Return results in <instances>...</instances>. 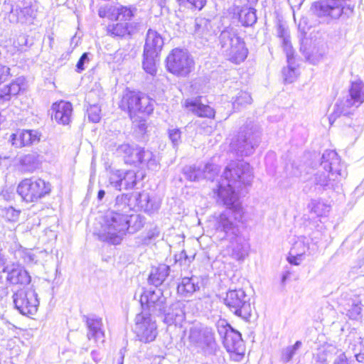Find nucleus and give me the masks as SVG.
<instances>
[{
  "label": "nucleus",
  "instance_id": "nucleus-1",
  "mask_svg": "<svg viewBox=\"0 0 364 364\" xmlns=\"http://www.w3.org/2000/svg\"><path fill=\"white\" fill-rule=\"evenodd\" d=\"M253 178L252 168L244 161H232L225 168L215 187L213 196L217 202L227 207V210L215 216L214 227L224 238H233L239 234L237 223L242 222L244 211L237 201L235 188L241 184L249 185Z\"/></svg>",
  "mask_w": 364,
  "mask_h": 364
},
{
  "label": "nucleus",
  "instance_id": "nucleus-2",
  "mask_svg": "<svg viewBox=\"0 0 364 364\" xmlns=\"http://www.w3.org/2000/svg\"><path fill=\"white\" fill-rule=\"evenodd\" d=\"M321 166L328 173L317 172L312 178L315 189L322 188L324 190H336L342 178H345L347 172L345 166L341 164V159L335 151L326 150L322 155Z\"/></svg>",
  "mask_w": 364,
  "mask_h": 364
},
{
  "label": "nucleus",
  "instance_id": "nucleus-3",
  "mask_svg": "<svg viewBox=\"0 0 364 364\" xmlns=\"http://www.w3.org/2000/svg\"><path fill=\"white\" fill-rule=\"evenodd\" d=\"M129 230V215L116 210L107 212L99 235L102 241L112 245L121 243Z\"/></svg>",
  "mask_w": 364,
  "mask_h": 364
},
{
  "label": "nucleus",
  "instance_id": "nucleus-4",
  "mask_svg": "<svg viewBox=\"0 0 364 364\" xmlns=\"http://www.w3.org/2000/svg\"><path fill=\"white\" fill-rule=\"evenodd\" d=\"M219 43L228 59L235 64L243 62L247 56L245 42L233 28H226L220 33Z\"/></svg>",
  "mask_w": 364,
  "mask_h": 364
},
{
  "label": "nucleus",
  "instance_id": "nucleus-5",
  "mask_svg": "<svg viewBox=\"0 0 364 364\" xmlns=\"http://www.w3.org/2000/svg\"><path fill=\"white\" fill-rule=\"evenodd\" d=\"M261 141L260 128L255 124H247L241 128L237 137L230 143V148L238 156L252 154Z\"/></svg>",
  "mask_w": 364,
  "mask_h": 364
},
{
  "label": "nucleus",
  "instance_id": "nucleus-6",
  "mask_svg": "<svg viewBox=\"0 0 364 364\" xmlns=\"http://www.w3.org/2000/svg\"><path fill=\"white\" fill-rule=\"evenodd\" d=\"M166 62L168 71L178 77L188 76L195 67L191 54L186 50L180 48L172 50Z\"/></svg>",
  "mask_w": 364,
  "mask_h": 364
},
{
  "label": "nucleus",
  "instance_id": "nucleus-7",
  "mask_svg": "<svg viewBox=\"0 0 364 364\" xmlns=\"http://www.w3.org/2000/svg\"><path fill=\"white\" fill-rule=\"evenodd\" d=\"M224 304L237 316L248 321L252 315L250 297L242 289L229 290L224 299Z\"/></svg>",
  "mask_w": 364,
  "mask_h": 364
},
{
  "label": "nucleus",
  "instance_id": "nucleus-8",
  "mask_svg": "<svg viewBox=\"0 0 364 364\" xmlns=\"http://www.w3.org/2000/svg\"><path fill=\"white\" fill-rule=\"evenodd\" d=\"M346 0H318L312 3L311 11L326 23L338 20L344 13Z\"/></svg>",
  "mask_w": 364,
  "mask_h": 364
},
{
  "label": "nucleus",
  "instance_id": "nucleus-9",
  "mask_svg": "<svg viewBox=\"0 0 364 364\" xmlns=\"http://www.w3.org/2000/svg\"><path fill=\"white\" fill-rule=\"evenodd\" d=\"M50 188L48 183L41 178H26L18 186L17 192L26 202H34L48 194Z\"/></svg>",
  "mask_w": 364,
  "mask_h": 364
},
{
  "label": "nucleus",
  "instance_id": "nucleus-10",
  "mask_svg": "<svg viewBox=\"0 0 364 364\" xmlns=\"http://www.w3.org/2000/svg\"><path fill=\"white\" fill-rule=\"evenodd\" d=\"M15 308L24 316H30L38 311L39 301L36 292L31 289H20L13 295Z\"/></svg>",
  "mask_w": 364,
  "mask_h": 364
},
{
  "label": "nucleus",
  "instance_id": "nucleus-11",
  "mask_svg": "<svg viewBox=\"0 0 364 364\" xmlns=\"http://www.w3.org/2000/svg\"><path fill=\"white\" fill-rule=\"evenodd\" d=\"M134 332L141 342L149 343L155 340L157 326L149 313L141 311L136 316Z\"/></svg>",
  "mask_w": 364,
  "mask_h": 364
},
{
  "label": "nucleus",
  "instance_id": "nucleus-12",
  "mask_svg": "<svg viewBox=\"0 0 364 364\" xmlns=\"http://www.w3.org/2000/svg\"><path fill=\"white\" fill-rule=\"evenodd\" d=\"M140 302L142 311L148 312L155 316H160L166 313V298L160 289L146 290L141 296Z\"/></svg>",
  "mask_w": 364,
  "mask_h": 364
},
{
  "label": "nucleus",
  "instance_id": "nucleus-13",
  "mask_svg": "<svg viewBox=\"0 0 364 364\" xmlns=\"http://www.w3.org/2000/svg\"><path fill=\"white\" fill-rule=\"evenodd\" d=\"M191 343L200 348L205 355L213 354L216 349L214 333L208 328H192L190 331Z\"/></svg>",
  "mask_w": 364,
  "mask_h": 364
},
{
  "label": "nucleus",
  "instance_id": "nucleus-14",
  "mask_svg": "<svg viewBox=\"0 0 364 364\" xmlns=\"http://www.w3.org/2000/svg\"><path fill=\"white\" fill-rule=\"evenodd\" d=\"M186 177L191 181H200L203 178L213 181L219 172L218 165L208 164L203 168L196 166H186L183 168Z\"/></svg>",
  "mask_w": 364,
  "mask_h": 364
},
{
  "label": "nucleus",
  "instance_id": "nucleus-15",
  "mask_svg": "<svg viewBox=\"0 0 364 364\" xmlns=\"http://www.w3.org/2000/svg\"><path fill=\"white\" fill-rule=\"evenodd\" d=\"M41 134L36 130H18L10 136L9 141L16 148L38 143Z\"/></svg>",
  "mask_w": 364,
  "mask_h": 364
},
{
  "label": "nucleus",
  "instance_id": "nucleus-16",
  "mask_svg": "<svg viewBox=\"0 0 364 364\" xmlns=\"http://www.w3.org/2000/svg\"><path fill=\"white\" fill-rule=\"evenodd\" d=\"M141 146L136 145H131L128 143H123L121 144H114L111 145V150L117 156L122 157L125 164L133 165L137 155L139 154V149Z\"/></svg>",
  "mask_w": 364,
  "mask_h": 364
},
{
  "label": "nucleus",
  "instance_id": "nucleus-17",
  "mask_svg": "<svg viewBox=\"0 0 364 364\" xmlns=\"http://www.w3.org/2000/svg\"><path fill=\"white\" fill-rule=\"evenodd\" d=\"M139 154L135 160L134 166L146 168L149 170L157 171L160 168V164L156 156L150 150L140 147Z\"/></svg>",
  "mask_w": 364,
  "mask_h": 364
},
{
  "label": "nucleus",
  "instance_id": "nucleus-18",
  "mask_svg": "<svg viewBox=\"0 0 364 364\" xmlns=\"http://www.w3.org/2000/svg\"><path fill=\"white\" fill-rule=\"evenodd\" d=\"M185 107L194 114L200 117H213L215 112L209 105L201 102V97L187 99L184 102Z\"/></svg>",
  "mask_w": 364,
  "mask_h": 364
},
{
  "label": "nucleus",
  "instance_id": "nucleus-19",
  "mask_svg": "<svg viewBox=\"0 0 364 364\" xmlns=\"http://www.w3.org/2000/svg\"><path fill=\"white\" fill-rule=\"evenodd\" d=\"M53 114L52 117L59 124H68L70 122L73 107L70 102L60 101L52 106Z\"/></svg>",
  "mask_w": 364,
  "mask_h": 364
},
{
  "label": "nucleus",
  "instance_id": "nucleus-20",
  "mask_svg": "<svg viewBox=\"0 0 364 364\" xmlns=\"http://www.w3.org/2000/svg\"><path fill=\"white\" fill-rule=\"evenodd\" d=\"M6 281L11 284L26 285L31 282L28 272L20 265H13L11 269L7 267Z\"/></svg>",
  "mask_w": 364,
  "mask_h": 364
},
{
  "label": "nucleus",
  "instance_id": "nucleus-21",
  "mask_svg": "<svg viewBox=\"0 0 364 364\" xmlns=\"http://www.w3.org/2000/svg\"><path fill=\"white\" fill-rule=\"evenodd\" d=\"M86 324L88 329L87 336L89 340L93 338L96 343L104 342L105 332L102 329V318L95 316L86 318Z\"/></svg>",
  "mask_w": 364,
  "mask_h": 364
},
{
  "label": "nucleus",
  "instance_id": "nucleus-22",
  "mask_svg": "<svg viewBox=\"0 0 364 364\" xmlns=\"http://www.w3.org/2000/svg\"><path fill=\"white\" fill-rule=\"evenodd\" d=\"M212 25L210 20L205 18H197L195 20L193 36L200 41L201 43L208 42L212 36Z\"/></svg>",
  "mask_w": 364,
  "mask_h": 364
},
{
  "label": "nucleus",
  "instance_id": "nucleus-23",
  "mask_svg": "<svg viewBox=\"0 0 364 364\" xmlns=\"http://www.w3.org/2000/svg\"><path fill=\"white\" fill-rule=\"evenodd\" d=\"M34 18L33 9L30 6H16L12 9L9 14V20L11 23L31 22Z\"/></svg>",
  "mask_w": 364,
  "mask_h": 364
},
{
  "label": "nucleus",
  "instance_id": "nucleus-24",
  "mask_svg": "<svg viewBox=\"0 0 364 364\" xmlns=\"http://www.w3.org/2000/svg\"><path fill=\"white\" fill-rule=\"evenodd\" d=\"M223 344L228 352L241 354L243 351V344L241 334L234 330L227 331L223 339Z\"/></svg>",
  "mask_w": 364,
  "mask_h": 364
},
{
  "label": "nucleus",
  "instance_id": "nucleus-25",
  "mask_svg": "<svg viewBox=\"0 0 364 364\" xmlns=\"http://www.w3.org/2000/svg\"><path fill=\"white\" fill-rule=\"evenodd\" d=\"M139 96L140 93L127 90L123 94L119 102V107L124 111H127L131 118L136 115V109H137L139 102Z\"/></svg>",
  "mask_w": 364,
  "mask_h": 364
},
{
  "label": "nucleus",
  "instance_id": "nucleus-26",
  "mask_svg": "<svg viewBox=\"0 0 364 364\" xmlns=\"http://www.w3.org/2000/svg\"><path fill=\"white\" fill-rule=\"evenodd\" d=\"M164 46V40L161 35L156 31L149 29L146 34V42L144 48V53L159 54Z\"/></svg>",
  "mask_w": 364,
  "mask_h": 364
},
{
  "label": "nucleus",
  "instance_id": "nucleus-27",
  "mask_svg": "<svg viewBox=\"0 0 364 364\" xmlns=\"http://www.w3.org/2000/svg\"><path fill=\"white\" fill-rule=\"evenodd\" d=\"M346 97L355 106H360L364 102V83L360 80L352 82Z\"/></svg>",
  "mask_w": 364,
  "mask_h": 364
},
{
  "label": "nucleus",
  "instance_id": "nucleus-28",
  "mask_svg": "<svg viewBox=\"0 0 364 364\" xmlns=\"http://www.w3.org/2000/svg\"><path fill=\"white\" fill-rule=\"evenodd\" d=\"M170 267L164 264H161L158 267H152L149 282L150 284L158 287L161 285L169 275Z\"/></svg>",
  "mask_w": 364,
  "mask_h": 364
},
{
  "label": "nucleus",
  "instance_id": "nucleus-29",
  "mask_svg": "<svg viewBox=\"0 0 364 364\" xmlns=\"http://www.w3.org/2000/svg\"><path fill=\"white\" fill-rule=\"evenodd\" d=\"M356 108H358V107L353 105L348 98L346 97L345 99L340 100L336 103L333 112L331 115L329 119L331 121L333 118L335 119L336 117L341 115L347 116L351 114Z\"/></svg>",
  "mask_w": 364,
  "mask_h": 364
},
{
  "label": "nucleus",
  "instance_id": "nucleus-30",
  "mask_svg": "<svg viewBox=\"0 0 364 364\" xmlns=\"http://www.w3.org/2000/svg\"><path fill=\"white\" fill-rule=\"evenodd\" d=\"M198 279L196 277H184L178 284V294L183 296H189L199 289Z\"/></svg>",
  "mask_w": 364,
  "mask_h": 364
},
{
  "label": "nucleus",
  "instance_id": "nucleus-31",
  "mask_svg": "<svg viewBox=\"0 0 364 364\" xmlns=\"http://www.w3.org/2000/svg\"><path fill=\"white\" fill-rule=\"evenodd\" d=\"M138 206L144 212L151 214L159 210L160 203L151 199L149 193L142 192L136 198Z\"/></svg>",
  "mask_w": 364,
  "mask_h": 364
},
{
  "label": "nucleus",
  "instance_id": "nucleus-32",
  "mask_svg": "<svg viewBox=\"0 0 364 364\" xmlns=\"http://www.w3.org/2000/svg\"><path fill=\"white\" fill-rule=\"evenodd\" d=\"M230 240L231 256L237 260L243 259L247 255V245L238 235Z\"/></svg>",
  "mask_w": 364,
  "mask_h": 364
},
{
  "label": "nucleus",
  "instance_id": "nucleus-33",
  "mask_svg": "<svg viewBox=\"0 0 364 364\" xmlns=\"http://www.w3.org/2000/svg\"><path fill=\"white\" fill-rule=\"evenodd\" d=\"M308 247L303 242L298 241L294 243L291 250L290 255L287 257L291 264L299 265L304 259V255Z\"/></svg>",
  "mask_w": 364,
  "mask_h": 364
},
{
  "label": "nucleus",
  "instance_id": "nucleus-34",
  "mask_svg": "<svg viewBox=\"0 0 364 364\" xmlns=\"http://www.w3.org/2000/svg\"><path fill=\"white\" fill-rule=\"evenodd\" d=\"M184 312L180 303H176L171 306V312L165 314L164 321L167 325H177L184 319Z\"/></svg>",
  "mask_w": 364,
  "mask_h": 364
},
{
  "label": "nucleus",
  "instance_id": "nucleus-35",
  "mask_svg": "<svg viewBox=\"0 0 364 364\" xmlns=\"http://www.w3.org/2000/svg\"><path fill=\"white\" fill-rule=\"evenodd\" d=\"M132 24L127 22L112 23L107 26V33L112 37H124L132 33Z\"/></svg>",
  "mask_w": 364,
  "mask_h": 364
},
{
  "label": "nucleus",
  "instance_id": "nucleus-36",
  "mask_svg": "<svg viewBox=\"0 0 364 364\" xmlns=\"http://www.w3.org/2000/svg\"><path fill=\"white\" fill-rule=\"evenodd\" d=\"M39 165L38 155L36 154H28L19 159V166L21 171L33 172Z\"/></svg>",
  "mask_w": 364,
  "mask_h": 364
},
{
  "label": "nucleus",
  "instance_id": "nucleus-37",
  "mask_svg": "<svg viewBox=\"0 0 364 364\" xmlns=\"http://www.w3.org/2000/svg\"><path fill=\"white\" fill-rule=\"evenodd\" d=\"M239 21L243 26H252L257 22L256 10L250 7H242L238 12Z\"/></svg>",
  "mask_w": 364,
  "mask_h": 364
},
{
  "label": "nucleus",
  "instance_id": "nucleus-38",
  "mask_svg": "<svg viewBox=\"0 0 364 364\" xmlns=\"http://www.w3.org/2000/svg\"><path fill=\"white\" fill-rule=\"evenodd\" d=\"M301 50L304 53L306 59L311 64L316 65L320 62L326 54V49L321 47H314L310 51L306 50L304 45L301 46Z\"/></svg>",
  "mask_w": 364,
  "mask_h": 364
},
{
  "label": "nucleus",
  "instance_id": "nucleus-39",
  "mask_svg": "<svg viewBox=\"0 0 364 364\" xmlns=\"http://www.w3.org/2000/svg\"><path fill=\"white\" fill-rule=\"evenodd\" d=\"M155 101L150 98L149 96L144 94H140L139 102L136 109V114L137 113H142L145 114H150L154 109Z\"/></svg>",
  "mask_w": 364,
  "mask_h": 364
},
{
  "label": "nucleus",
  "instance_id": "nucleus-40",
  "mask_svg": "<svg viewBox=\"0 0 364 364\" xmlns=\"http://www.w3.org/2000/svg\"><path fill=\"white\" fill-rule=\"evenodd\" d=\"M158 54L144 52L143 68L149 74L154 75L156 73V58Z\"/></svg>",
  "mask_w": 364,
  "mask_h": 364
},
{
  "label": "nucleus",
  "instance_id": "nucleus-41",
  "mask_svg": "<svg viewBox=\"0 0 364 364\" xmlns=\"http://www.w3.org/2000/svg\"><path fill=\"white\" fill-rule=\"evenodd\" d=\"M25 89V80L23 77H18L13 81L9 85L4 87V92L10 100L11 95H16L21 90Z\"/></svg>",
  "mask_w": 364,
  "mask_h": 364
},
{
  "label": "nucleus",
  "instance_id": "nucleus-42",
  "mask_svg": "<svg viewBox=\"0 0 364 364\" xmlns=\"http://www.w3.org/2000/svg\"><path fill=\"white\" fill-rule=\"evenodd\" d=\"M117 20L122 21H130L136 11V9L134 6L122 5L117 6Z\"/></svg>",
  "mask_w": 364,
  "mask_h": 364
},
{
  "label": "nucleus",
  "instance_id": "nucleus-43",
  "mask_svg": "<svg viewBox=\"0 0 364 364\" xmlns=\"http://www.w3.org/2000/svg\"><path fill=\"white\" fill-rule=\"evenodd\" d=\"M117 6L106 4L100 6L98 16L100 18H107L112 21H117Z\"/></svg>",
  "mask_w": 364,
  "mask_h": 364
},
{
  "label": "nucleus",
  "instance_id": "nucleus-44",
  "mask_svg": "<svg viewBox=\"0 0 364 364\" xmlns=\"http://www.w3.org/2000/svg\"><path fill=\"white\" fill-rule=\"evenodd\" d=\"M122 182H123V188L132 189L136 184V173L134 171H122Z\"/></svg>",
  "mask_w": 364,
  "mask_h": 364
},
{
  "label": "nucleus",
  "instance_id": "nucleus-45",
  "mask_svg": "<svg viewBox=\"0 0 364 364\" xmlns=\"http://www.w3.org/2000/svg\"><path fill=\"white\" fill-rule=\"evenodd\" d=\"M301 342L297 341L294 345L287 346L282 349L281 352V360L285 363L289 362L296 354V351L301 348Z\"/></svg>",
  "mask_w": 364,
  "mask_h": 364
},
{
  "label": "nucleus",
  "instance_id": "nucleus-46",
  "mask_svg": "<svg viewBox=\"0 0 364 364\" xmlns=\"http://www.w3.org/2000/svg\"><path fill=\"white\" fill-rule=\"evenodd\" d=\"M129 200V197L127 194H122L117 196L114 209L112 210L127 214L130 210L128 204Z\"/></svg>",
  "mask_w": 364,
  "mask_h": 364
},
{
  "label": "nucleus",
  "instance_id": "nucleus-47",
  "mask_svg": "<svg viewBox=\"0 0 364 364\" xmlns=\"http://www.w3.org/2000/svg\"><path fill=\"white\" fill-rule=\"evenodd\" d=\"M336 351V348L332 346H328L323 349H320L314 356V360L318 364H328L329 354Z\"/></svg>",
  "mask_w": 364,
  "mask_h": 364
},
{
  "label": "nucleus",
  "instance_id": "nucleus-48",
  "mask_svg": "<svg viewBox=\"0 0 364 364\" xmlns=\"http://www.w3.org/2000/svg\"><path fill=\"white\" fill-rule=\"evenodd\" d=\"M145 224V218L140 215H129V230L134 232L143 228Z\"/></svg>",
  "mask_w": 364,
  "mask_h": 364
},
{
  "label": "nucleus",
  "instance_id": "nucleus-49",
  "mask_svg": "<svg viewBox=\"0 0 364 364\" xmlns=\"http://www.w3.org/2000/svg\"><path fill=\"white\" fill-rule=\"evenodd\" d=\"M252 102V97L247 92L240 91L238 92L235 100L232 102L233 107L235 109H239L240 107L250 105Z\"/></svg>",
  "mask_w": 364,
  "mask_h": 364
},
{
  "label": "nucleus",
  "instance_id": "nucleus-50",
  "mask_svg": "<svg viewBox=\"0 0 364 364\" xmlns=\"http://www.w3.org/2000/svg\"><path fill=\"white\" fill-rule=\"evenodd\" d=\"M122 177V170H114L110 173L109 183L116 190L121 191L123 188Z\"/></svg>",
  "mask_w": 364,
  "mask_h": 364
},
{
  "label": "nucleus",
  "instance_id": "nucleus-51",
  "mask_svg": "<svg viewBox=\"0 0 364 364\" xmlns=\"http://www.w3.org/2000/svg\"><path fill=\"white\" fill-rule=\"evenodd\" d=\"M362 311V304L358 299L353 300L350 308L348 310V316L351 319H357Z\"/></svg>",
  "mask_w": 364,
  "mask_h": 364
},
{
  "label": "nucleus",
  "instance_id": "nucleus-52",
  "mask_svg": "<svg viewBox=\"0 0 364 364\" xmlns=\"http://www.w3.org/2000/svg\"><path fill=\"white\" fill-rule=\"evenodd\" d=\"M101 109L97 105H91L87 109L88 119L90 121L97 123L100 120Z\"/></svg>",
  "mask_w": 364,
  "mask_h": 364
},
{
  "label": "nucleus",
  "instance_id": "nucleus-53",
  "mask_svg": "<svg viewBox=\"0 0 364 364\" xmlns=\"http://www.w3.org/2000/svg\"><path fill=\"white\" fill-rule=\"evenodd\" d=\"M291 61L288 63L287 68L283 69L284 80L287 83H291L296 78V72L294 68L291 66Z\"/></svg>",
  "mask_w": 364,
  "mask_h": 364
},
{
  "label": "nucleus",
  "instance_id": "nucleus-54",
  "mask_svg": "<svg viewBox=\"0 0 364 364\" xmlns=\"http://www.w3.org/2000/svg\"><path fill=\"white\" fill-rule=\"evenodd\" d=\"M20 211L13 207H9L4 210V217L10 222H16L19 218Z\"/></svg>",
  "mask_w": 364,
  "mask_h": 364
},
{
  "label": "nucleus",
  "instance_id": "nucleus-55",
  "mask_svg": "<svg viewBox=\"0 0 364 364\" xmlns=\"http://www.w3.org/2000/svg\"><path fill=\"white\" fill-rule=\"evenodd\" d=\"M329 207L323 203L318 201L311 203V210L314 212L318 216H321L328 211Z\"/></svg>",
  "mask_w": 364,
  "mask_h": 364
},
{
  "label": "nucleus",
  "instance_id": "nucleus-56",
  "mask_svg": "<svg viewBox=\"0 0 364 364\" xmlns=\"http://www.w3.org/2000/svg\"><path fill=\"white\" fill-rule=\"evenodd\" d=\"M282 43V46L284 48V52L287 55V62L288 63H290V61H292L293 60V55H294V50L290 42L289 38L287 40H284Z\"/></svg>",
  "mask_w": 364,
  "mask_h": 364
},
{
  "label": "nucleus",
  "instance_id": "nucleus-57",
  "mask_svg": "<svg viewBox=\"0 0 364 364\" xmlns=\"http://www.w3.org/2000/svg\"><path fill=\"white\" fill-rule=\"evenodd\" d=\"M181 132L178 129H171L168 131V136L174 146L178 145L181 142Z\"/></svg>",
  "mask_w": 364,
  "mask_h": 364
},
{
  "label": "nucleus",
  "instance_id": "nucleus-58",
  "mask_svg": "<svg viewBox=\"0 0 364 364\" xmlns=\"http://www.w3.org/2000/svg\"><path fill=\"white\" fill-rule=\"evenodd\" d=\"M89 53H84L80 58L79 59L77 65H76V71L77 73H81L85 70V65L90 62V58H88Z\"/></svg>",
  "mask_w": 364,
  "mask_h": 364
},
{
  "label": "nucleus",
  "instance_id": "nucleus-59",
  "mask_svg": "<svg viewBox=\"0 0 364 364\" xmlns=\"http://www.w3.org/2000/svg\"><path fill=\"white\" fill-rule=\"evenodd\" d=\"M181 3L187 2L193 8H195L198 10H201L207 3V0H178Z\"/></svg>",
  "mask_w": 364,
  "mask_h": 364
},
{
  "label": "nucleus",
  "instance_id": "nucleus-60",
  "mask_svg": "<svg viewBox=\"0 0 364 364\" xmlns=\"http://www.w3.org/2000/svg\"><path fill=\"white\" fill-rule=\"evenodd\" d=\"M277 36L282 40V42L284 40L289 38V34L288 31L282 26H279L277 28Z\"/></svg>",
  "mask_w": 364,
  "mask_h": 364
},
{
  "label": "nucleus",
  "instance_id": "nucleus-61",
  "mask_svg": "<svg viewBox=\"0 0 364 364\" xmlns=\"http://www.w3.org/2000/svg\"><path fill=\"white\" fill-rule=\"evenodd\" d=\"M9 68L0 65V84L6 80L9 74Z\"/></svg>",
  "mask_w": 364,
  "mask_h": 364
},
{
  "label": "nucleus",
  "instance_id": "nucleus-62",
  "mask_svg": "<svg viewBox=\"0 0 364 364\" xmlns=\"http://www.w3.org/2000/svg\"><path fill=\"white\" fill-rule=\"evenodd\" d=\"M333 364H349L347 356L344 353H341L334 360Z\"/></svg>",
  "mask_w": 364,
  "mask_h": 364
},
{
  "label": "nucleus",
  "instance_id": "nucleus-63",
  "mask_svg": "<svg viewBox=\"0 0 364 364\" xmlns=\"http://www.w3.org/2000/svg\"><path fill=\"white\" fill-rule=\"evenodd\" d=\"M17 253L19 254L23 257V261L25 262H29L33 259V256L28 252H25L24 251L18 250Z\"/></svg>",
  "mask_w": 364,
  "mask_h": 364
},
{
  "label": "nucleus",
  "instance_id": "nucleus-64",
  "mask_svg": "<svg viewBox=\"0 0 364 364\" xmlns=\"http://www.w3.org/2000/svg\"><path fill=\"white\" fill-rule=\"evenodd\" d=\"M358 364H364V351L355 355Z\"/></svg>",
  "mask_w": 364,
  "mask_h": 364
}]
</instances>
